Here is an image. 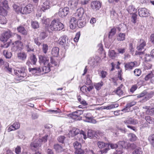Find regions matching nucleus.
Returning <instances> with one entry per match:
<instances>
[{
    "label": "nucleus",
    "mask_w": 154,
    "mask_h": 154,
    "mask_svg": "<svg viewBox=\"0 0 154 154\" xmlns=\"http://www.w3.org/2000/svg\"><path fill=\"white\" fill-rule=\"evenodd\" d=\"M152 65L148 63H146L143 65V68L145 70H148L151 68Z\"/></svg>",
    "instance_id": "0e129e2a"
},
{
    "label": "nucleus",
    "mask_w": 154,
    "mask_h": 154,
    "mask_svg": "<svg viewBox=\"0 0 154 154\" xmlns=\"http://www.w3.org/2000/svg\"><path fill=\"white\" fill-rule=\"evenodd\" d=\"M128 137L129 140L131 141H134L137 138L136 135L130 133L128 134Z\"/></svg>",
    "instance_id": "a19ab883"
},
{
    "label": "nucleus",
    "mask_w": 154,
    "mask_h": 154,
    "mask_svg": "<svg viewBox=\"0 0 154 154\" xmlns=\"http://www.w3.org/2000/svg\"><path fill=\"white\" fill-rule=\"evenodd\" d=\"M146 45V42L143 39H140L139 42V44L137 46V51L136 52V55H141L143 54V51H142L144 49V47Z\"/></svg>",
    "instance_id": "20e7f679"
},
{
    "label": "nucleus",
    "mask_w": 154,
    "mask_h": 154,
    "mask_svg": "<svg viewBox=\"0 0 154 154\" xmlns=\"http://www.w3.org/2000/svg\"><path fill=\"white\" fill-rule=\"evenodd\" d=\"M26 50L28 52H30L34 51V48L30 43H28L26 46Z\"/></svg>",
    "instance_id": "49530a36"
},
{
    "label": "nucleus",
    "mask_w": 154,
    "mask_h": 154,
    "mask_svg": "<svg viewBox=\"0 0 154 154\" xmlns=\"http://www.w3.org/2000/svg\"><path fill=\"white\" fill-rule=\"evenodd\" d=\"M101 3L98 1L92 2L91 5V7L93 9L98 10L100 8Z\"/></svg>",
    "instance_id": "dca6fc26"
},
{
    "label": "nucleus",
    "mask_w": 154,
    "mask_h": 154,
    "mask_svg": "<svg viewBox=\"0 0 154 154\" xmlns=\"http://www.w3.org/2000/svg\"><path fill=\"white\" fill-rule=\"evenodd\" d=\"M13 8L16 12H17L18 13H21V9H22V8H20L16 4H13Z\"/></svg>",
    "instance_id": "de8ad7c7"
},
{
    "label": "nucleus",
    "mask_w": 154,
    "mask_h": 154,
    "mask_svg": "<svg viewBox=\"0 0 154 154\" xmlns=\"http://www.w3.org/2000/svg\"><path fill=\"white\" fill-rule=\"evenodd\" d=\"M127 11L130 14L137 13V9L132 5L129 6L128 8Z\"/></svg>",
    "instance_id": "c756f323"
},
{
    "label": "nucleus",
    "mask_w": 154,
    "mask_h": 154,
    "mask_svg": "<svg viewBox=\"0 0 154 154\" xmlns=\"http://www.w3.org/2000/svg\"><path fill=\"white\" fill-rule=\"evenodd\" d=\"M11 36V32L10 31H8L2 34L0 38V40L2 42H6Z\"/></svg>",
    "instance_id": "f8f14e48"
},
{
    "label": "nucleus",
    "mask_w": 154,
    "mask_h": 154,
    "mask_svg": "<svg viewBox=\"0 0 154 154\" xmlns=\"http://www.w3.org/2000/svg\"><path fill=\"white\" fill-rule=\"evenodd\" d=\"M51 20L49 18H47L45 17H43L42 19V22L43 24L46 25V27H49Z\"/></svg>",
    "instance_id": "cd10ccee"
},
{
    "label": "nucleus",
    "mask_w": 154,
    "mask_h": 154,
    "mask_svg": "<svg viewBox=\"0 0 154 154\" xmlns=\"http://www.w3.org/2000/svg\"><path fill=\"white\" fill-rule=\"evenodd\" d=\"M145 119L149 124L154 123V119L149 116H146Z\"/></svg>",
    "instance_id": "8fccbe9b"
},
{
    "label": "nucleus",
    "mask_w": 154,
    "mask_h": 154,
    "mask_svg": "<svg viewBox=\"0 0 154 154\" xmlns=\"http://www.w3.org/2000/svg\"><path fill=\"white\" fill-rule=\"evenodd\" d=\"M48 36L47 34L45 32H42L40 33L39 37L41 39H44Z\"/></svg>",
    "instance_id": "052dcab7"
},
{
    "label": "nucleus",
    "mask_w": 154,
    "mask_h": 154,
    "mask_svg": "<svg viewBox=\"0 0 154 154\" xmlns=\"http://www.w3.org/2000/svg\"><path fill=\"white\" fill-rule=\"evenodd\" d=\"M80 130L79 129L76 128H73L70 131V133L72 136H74L79 134Z\"/></svg>",
    "instance_id": "37998d69"
},
{
    "label": "nucleus",
    "mask_w": 154,
    "mask_h": 154,
    "mask_svg": "<svg viewBox=\"0 0 154 154\" xmlns=\"http://www.w3.org/2000/svg\"><path fill=\"white\" fill-rule=\"evenodd\" d=\"M141 73V71L140 69H135L134 71V75L137 76H140Z\"/></svg>",
    "instance_id": "338daca9"
},
{
    "label": "nucleus",
    "mask_w": 154,
    "mask_h": 154,
    "mask_svg": "<svg viewBox=\"0 0 154 154\" xmlns=\"http://www.w3.org/2000/svg\"><path fill=\"white\" fill-rule=\"evenodd\" d=\"M0 8L7 9L8 8V2L6 0L1 1L0 2Z\"/></svg>",
    "instance_id": "c9c22d12"
},
{
    "label": "nucleus",
    "mask_w": 154,
    "mask_h": 154,
    "mask_svg": "<svg viewBox=\"0 0 154 154\" xmlns=\"http://www.w3.org/2000/svg\"><path fill=\"white\" fill-rule=\"evenodd\" d=\"M79 2V0H70L68 2V5L71 8H76Z\"/></svg>",
    "instance_id": "b1692460"
},
{
    "label": "nucleus",
    "mask_w": 154,
    "mask_h": 154,
    "mask_svg": "<svg viewBox=\"0 0 154 154\" xmlns=\"http://www.w3.org/2000/svg\"><path fill=\"white\" fill-rule=\"evenodd\" d=\"M30 59L32 64H35L37 62V59L35 55H33L32 56H31Z\"/></svg>",
    "instance_id": "680f3d73"
},
{
    "label": "nucleus",
    "mask_w": 154,
    "mask_h": 154,
    "mask_svg": "<svg viewBox=\"0 0 154 154\" xmlns=\"http://www.w3.org/2000/svg\"><path fill=\"white\" fill-rule=\"evenodd\" d=\"M84 13V9L82 8H78L75 13V16L78 20H81Z\"/></svg>",
    "instance_id": "4468645a"
},
{
    "label": "nucleus",
    "mask_w": 154,
    "mask_h": 154,
    "mask_svg": "<svg viewBox=\"0 0 154 154\" xmlns=\"http://www.w3.org/2000/svg\"><path fill=\"white\" fill-rule=\"evenodd\" d=\"M85 119V121L89 122H93L94 120L92 119V116L91 113H87L84 114Z\"/></svg>",
    "instance_id": "a878e982"
},
{
    "label": "nucleus",
    "mask_w": 154,
    "mask_h": 154,
    "mask_svg": "<svg viewBox=\"0 0 154 154\" xmlns=\"http://www.w3.org/2000/svg\"><path fill=\"white\" fill-rule=\"evenodd\" d=\"M122 86V85H121L120 86L117 88L116 90L114 91V92L119 96L122 95L124 92L121 89Z\"/></svg>",
    "instance_id": "c85d7f7f"
},
{
    "label": "nucleus",
    "mask_w": 154,
    "mask_h": 154,
    "mask_svg": "<svg viewBox=\"0 0 154 154\" xmlns=\"http://www.w3.org/2000/svg\"><path fill=\"white\" fill-rule=\"evenodd\" d=\"M85 24L86 21L85 20H82L78 23L77 26L79 28H82L85 26Z\"/></svg>",
    "instance_id": "69168bd1"
},
{
    "label": "nucleus",
    "mask_w": 154,
    "mask_h": 154,
    "mask_svg": "<svg viewBox=\"0 0 154 154\" xmlns=\"http://www.w3.org/2000/svg\"><path fill=\"white\" fill-rule=\"evenodd\" d=\"M98 146L100 148H103L109 146L108 144L101 141L98 142Z\"/></svg>",
    "instance_id": "a18cd8bd"
},
{
    "label": "nucleus",
    "mask_w": 154,
    "mask_h": 154,
    "mask_svg": "<svg viewBox=\"0 0 154 154\" xmlns=\"http://www.w3.org/2000/svg\"><path fill=\"white\" fill-rule=\"evenodd\" d=\"M31 25L33 29H37L39 27L38 22L36 21H32L31 22Z\"/></svg>",
    "instance_id": "09e8293b"
},
{
    "label": "nucleus",
    "mask_w": 154,
    "mask_h": 154,
    "mask_svg": "<svg viewBox=\"0 0 154 154\" xmlns=\"http://www.w3.org/2000/svg\"><path fill=\"white\" fill-rule=\"evenodd\" d=\"M25 70L24 67H22L17 70H14V74L16 75L15 79L18 81L23 80L26 75Z\"/></svg>",
    "instance_id": "f257e3e1"
},
{
    "label": "nucleus",
    "mask_w": 154,
    "mask_h": 154,
    "mask_svg": "<svg viewBox=\"0 0 154 154\" xmlns=\"http://www.w3.org/2000/svg\"><path fill=\"white\" fill-rule=\"evenodd\" d=\"M137 66V62H130L127 63L125 66V69L126 70H131L133 68Z\"/></svg>",
    "instance_id": "ddd939ff"
},
{
    "label": "nucleus",
    "mask_w": 154,
    "mask_h": 154,
    "mask_svg": "<svg viewBox=\"0 0 154 154\" xmlns=\"http://www.w3.org/2000/svg\"><path fill=\"white\" fill-rule=\"evenodd\" d=\"M26 54L24 52H20L17 54L18 58L23 60H25L26 59Z\"/></svg>",
    "instance_id": "473e14b6"
},
{
    "label": "nucleus",
    "mask_w": 154,
    "mask_h": 154,
    "mask_svg": "<svg viewBox=\"0 0 154 154\" xmlns=\"http://www.w3.org/2000/svg\"><path fill=\"white\" fill-rule=\"evenodd\" d=\"M29 71L32 73H40L42 72L40 68L39 67H36L35 68H29Z\"/></svg>",
    "instance_id": "bb28decb"
},
{
    "label": "nucleus",
    "mask_w": 154,
    "mask_h": 154,
    "mask_svg": "<svg viewBox=\"0 0 154 154\" xmlns=\"http://www.w3.org/2000/svg\"><path fill=\"white\" fill-rule=\"evenodd\" d=\"M6 9L4 8H0V15L5 17L7 14Z\"/></svg>",
    "instance_id": "bf43d9fd"
},
{
    "label": "nucleus",
    "mask_w": 154,
    "mask_h": 154,
    "mask_svg": "<svg viewBox=\"0 0 154 154\" xmlns=\"http://www.w3.org/2000/svg\"><path fill=\"white\" fill-rule=\"evenodd\" d=\"M75 149V153L77 154H82L84 153V150L81 148V144L78 141H75L73 143Z\"/></svg>",
    "instance_id": "0eeeda50"
},
{
    "label": "nucleus",
    "mask_w": 154,
    "mask_h": 154,
    "mask_svg": "<svg viewBox=\"0 0 154 154\" xmlns=\"http://www.w3.org/2000/svg\"><path fill=\"white\" fill-rule=\"evenodd\" d=\"M148 140L152 146L154 147V134H151L149 136Z\"/></svg>",
    "instance_id": "ea45409f"
},
{
    "label": "nucleus",
    "mask_w": 154,
    "mask_h": 154,
    "mask_svg": "<svg viewBox=\"0 0 154 154\" xmlns=\"http://www.w3.org/2000/svg\"><path fill=\"white\" fill-rule=\"evenodd\" d=\"M33 6L31 4H29L23 8H22L21 13L23 14H29L33 11Z\"/></svg>",
    "instance_id": "6e6552de"
},
{
    "label": "nucleus",
    "mask_w": 154,
    "mask_h": 154,
    "mask_svg": "<svg viewBox=\"0 0 154 154\" xmlns=\"http://www.w3.org/2000/svg\"><path fill=\"white\" fill-rule=\"evenodd\" d=\"M54 148L56 151L58 152H61L64 150L63 148L59 144H56L54 146Z\"/></svg>",
    "instance_id": "2f4dec72"
},
{
    "label": "nucleus",
    "mask_w": 154,
    "mask_h": 154,
    "mask_svg": "<svg viewBox=\"0 0 154 154\" xmlns=\"http://www.w3.org/2000/svg\"><path fill=\"white\" fill-rule=\"evenodd\" d=\"M142 149L139 147L135 149L132 152V154H142Z\"/></svg>",
    "instance_id": "3c124183"
},
{
    "label": "nucleus",
    "mask_w": 154,
    "mask_h": 154,
    "mask_svg": "<svg viewBox=\"0 0 154 154\" xmlns=\"http://www.w3.org/2000/svg\"><path fill=\"white\" fill-rule=\"evenodd\" d=\"M77 20V18L74 17L71 19L69 22V27L71 29H74L78 25Z\"/></svg>",
    "instance_id": "2eb2a0df"
},
{
    "label": "nucleus",
    "mask_w": 154,
    "mask_h": 154,
    "mask_svg": "<svg viewBox=\"0 0 154 154\" xmlns=\"http://www.w3.org/2000/svg\"><path fill=\"white\" fill-rule=\"evenodd\" d=\"M124 122L126 125L132 124L135 125L138 123L137 120L134 119L131 117L127 118L124 121Z\"/></svg>",
    "instance_id": "a211bd4d"
},
{
    "label": "nucleus",
    "mask_w": 154,
    "mask_h": 154,
    "mask_svg": "<svg viewBox=\"0 0 154 154\" xmlns=\"http://www.w3.org/2000/svg\"><path fill=\"white\" fill-rule=\"evenodd\" d=\"M139 16L140 17H146L149 16V11L145 8H141L138 10Z\"/></svg>",
    "instance_id": "9d476101"
},
{
    "label": "nucleus",
    "mask_w": 154,
    "mask_h": 154,
    "mask_svg": "<svg viewBox=\"0 0 154 154\" xmlns=\"http://www.w3.org/2000/svg\"><path fill=\"white\" fill-rule=\"evenodd\" d=\"M136 104V102L135 101H132L131 103H128L125 106V107L122 110V111L124 112H128L130 110L129 108L134 105Z\"/></svg>",
    "instance_id": "5701e85b"
},
{
    "label": "nucleus",
    "mask_w": 154,
    "mask_h": 154,
    "mask_svg": "<svg viewBox=\"0 0 154 154\" xmlns=\"http://www.w3.org/2000/svg\"><path fill=\"white\" fill-rule=\"evenodd\" d=\"M6 23L7 20L5 17L0 15V23L4 24H6Z\"/></svg>",
    "instance_id": "5fc2aeb1"
},
{
    "label": "nucleus",
    "mask_w": 154,
    "mask_h": 154,
    "mask_svg": "<svg viewBox=\"0 0 154 154\" xmlns=\"http://www.w3.org/2000/svg\"><path fill=\"white\" fill-rule=\"evenodd\" d=\"M12 45L13 47L15 48V50H20L21 49L22 44L20 41H17L13 43Z\"/></svg>",
    "instance_id": "393cba45"
},
{
    "label": "nucleus",
    "mask_w": 154,
    "mask_h": 154,
    "mask_svg": "<svg viewBox=\"0 0 154 154\" xmlns=\"http://www.w3.org/2000/svg\"><path fill=\"white\" fill-rule=\"evenodd\" d=\"M3 53L4 55L7 58H9L11 57V53L10 52H8L6 50H4Z\"/></svg>",
    "instance_id": "e2e57ef3"
},
{
    "label": "nucleus",
    "mask_w": 154,
    "mask_h": 154,
    "mask_svg": "<svg viewBox=\"0 0 154 154\" xmlns=\"http://www.w3.org/2000/svg\"><path fill=\"white\" fill-rule=\"evenodd\" d=\"M48 47L47 44H43L42 45V50L43 52L46 54L48 50Z\"/></svg>",
    "instance_id": "6e6d98bb"
},
{
    "label": "nucleus",
    "mask_w": 154,
    "mask_h": 154,
    "mask_svg": "<svg viewBox=\"0 0 154 154\" xmlns=\"http://www.w3.org/2000/svg\"><path fill=\"white\" fill-rule=\"evenodd\" d=\"M38 59L39 62L40 64H43L44 65H46L50 63L49 58L45 55H39Z\"/></svg>",
    "instance_id": "1a4fd4ad"
},
{
    "label": "nucleus",
    "mask_w": 154,
    "mask_h": 154,
    "mask_svg": "<svg viewBox=\"0 0 154 154\" xmlns=\"http://www.w3.org/2000/svg\"><path fill=\"white\" fill-rule=\"evenodd\" d=\"M64 25L62 23L55 20L52 21L49 26V28L54 31H60L62 29Z\"/></svg>",
    "instance_id": "f03ea898"
},
{
    "label": "nucleus",
    "mask_w": 154,
    "mask_h": 154,
    "mask_svg": "<svg viewBox=\"0 0 154 154\" xmlns=\"http://www.w3.org/2000/svg\"><path fill=\"white\" fill-rule=\"evenodd\" d=\"M56 4V1L54 0H47L43 3L42 9L44 11L45 10L49 9L51 6L54 5Z\"/></svg>",
    "instance_id": "7ed1b4c3"
},
{
    "label": "nucleus",
    "mask_w": 154,
    "mask_h": 154,
    "mask_svg": "<svg viewBox=\"0 0 154 154\" xmlns=\"http://www.w3.org/2000/svg\"><path fill=\"white\" fill-rule=\"evenodd\" d=\"M50 63L49 65H44L42 68V72L44 73H46L50 71Z\"/></svg>",
    "instance_id": "7c9ffc66"
},
{
    "label": "nucleus",
    "mask_w": 154,
    "mask_h": 154,
    "mask_svg": "<svg viewBox=\"0 0 154 154\" xmlns=\"http://www.w3.org/2000/svg\"><path fill=\"white\" fill-rule=\"evenodd\" d=\"M103 85V82H100L95 84L94 85V87L97 90H99L100 89Z\"/></svg>",
    "instance_id": "864d4df0"
},
{
    "label": "nucleus",
    "mask_w": 154,
    "mask_h": 154,
    "mask_svg": "<svg viewBox=\"0 0 154 154\" xmlns=\"http://www.w3.org/2000/svg\"><path fill=\"white\" fill-rule=\"evenodd\" d=\"M58 43L61 45H67L68 43V38L67 36L64 35L61 37L58 41Z\"/></svg>",
    "instance_id": "f3484780"
},
{
    "label": "nucleus",
    "mask_w": 154,
    "mask_h": 154,
    "mask_svg": "<svg viewBox=\"0 0 154 154\" xmlns=\"http://www.w3.org/2000/svg\"><path fill=\"white\" fill-rule=\"evenodd\" d=\"M116 32V28H113L109 32V38H111L112 36L115 34Z\"/></svg>",
    "instance_id": "13d9d810"
},
{
    "label": "nucleus",
    "mask_w": 154,
    "mask_h": 154,
    "mask_svg": "<svg viewBox=\"0 0 154 154\" xmlns=\"http://www.w3.org/2000/svg\"><path fill=\"white\" fill-rule=\"evenodd\" d=\"M145 80L147 81L150 79L151 83L154 84V71H152L151 72L147 75L144 78Z\"/></svg>",
    "instance_id": "6ab92c4d"
},
{
    "label": "nucleus",
    "mask_w": 154,
    "mask_h": 154,
    "mask_svg": "<svg viewBox=\"0 0 154 154\" xmlns=\"http://www.w3.org/2000/svg\"><path fill=\"white\" fill-rule=\"evenodd\" d=\"M42 143H39L37 139L34 140L33 139L32 142L30 144V147L32 150L36 151L39 149Z\"/></svg>",
    "instance_id": "423d86ee"
},
{
    "label": "nucleus",
    "mask_w": 154,
    "mask_h": 154,
    "mask_svg": "<svg viewBox=\"0 0 154 154\" xmlns=\"http://www.w3.org/2000/svg\"><path fill=\"white\" fill-rule=\"evenodd\" d=\"M117 39L118 41H120L125 40V34L124 33H120Z\"/></svg>",
    "instance_id": "603ef678"
},
{
    "label": "nucleus",
    "mask_w": 154,
    "mask_h": 154,
    "mask_svg": "<svg viewBox=\"0 0 154 154\" xmlns=\"http://www.w3.org/2000/svg\"><path fill=\"white\" fill-rule=\"evenodd\" d=\"M48 137V135L45 134L44 136L39 139H37V140L40 143H45L47 141Z\"/></svg>",
    "instance_id": "79ce46f5"
},
{
    "label": "nucleus",
    "mask_w": 154,
    "mask_h": 154,
    "mask_svg": "<svg viewBox=\"0 0 154 154\" xmlns=\"http://www.w3.org/2000/svg\"><path fill=\"white\" fill-rule=\"evenodd\" d=\"M99 60L100 58L96 56L95 58H92L90 59L89 63L92 66L94 67L97 65Z\"/></svg>",
    "instance_id": "aec40b11"
},
{
    "label": "nucleus",
    "mask_w": 154,
    "mask_h": 154,
    "mask_svg": "<svg viewBox=\"0 0 154 154\" xmlns=\"http://www.w3.org/2000/svg\"><path fill=\"white\" fill-rule=\"evenodd\" d=\"M20 127V125L19 122H15L12 125L10 126L8 129V131L10 132L18 129Z\"/></svg>",
    "instance_id": "412c9836"
},
{
    "label": "nucleus",
    "mask_w": 154,
    "mask_h": 154,
    "mask_svg": "<svg viewBox=\"0 0 154 154\" xmlns=\"http://www.w3.org/2000/svg\"><path fill=\"white\" fill-rule=\"evenodd\" d=\"M83 111L81 110H78L69 114L70 116L72 119L76 120H80L82 119V117L80 115L83 114Z\"/></svg>",
    "instance_id": "39448f33"
},
{
    "label": "nucleus",
    "mask_w": 154,
    "mask_h": 154,
    "mask_svg": "<svg viewBox=\"0 0 154 154\" xmlns=\"http://www.w3.org/2000/svg\"><path fill=\"white\" fill-rule=\"evenodd\" d=\"M17 31L23 35H26L27 34V31L22 26H20L17 28Z\"/></svg>",
    "instance_id": "f704fd0d"
},
{
    "label": "nucleus",
    "mask_w": 154,
    "mask_h": 154,
    "mask_svg": "<svg viewBox=\"0 0 154 154\" xmlns=\"http://www.w3.org/2000/svg\"><path fill=\"white\" fill-rule=\"evenodd\" d=\"M77 99L80 103L83 105L84 106H86L87 105V103L86 101L83 99H82L81 97L80 96H78L77 97Z\"/></svg>",
    "instance_id": "4d7b16f0"
},
{
    "label": "nucleus",
    "mask_w": 154,
    "mask_h": 154,
    "mask_svg": "<svg viewBox=\"0 0 154 154\" xmlns=\"http://www.w3.org/2000/svg\"><path fill=\"white\" fill-rule=\"evenodd\" d=\"M59 52V48L57 47H55L53 48L52 49L51 51V54L53 56L57 57L58 55Z\"/></svg>",
    "instance_id": "72a5a7b5"
},
{
    "label": "nucleus",
    "mask_w": 154,
    "mask_h": 154,
    "mask_svg": "<svg viewBox=\"0 0 154 154\" xmlns=\"http://www.w3.org/2000/svg\"><path fill=\"white\" fill-rule=\"evenodd\" d=\"M119 105L117 104H113L107 106H103V109L109 110L115 107H117Z\"/></svg>",
    "instance_id": "e433bc0d"
},
{
    "label": "nucleus",
    "mask_w": 154,
    "mask_h": 154,
    "mask_svg": "<svg viewBox=\"0 0 154 154\" xmlns=\"http://www.w3.org/2000/svg\"><path fill=\"white\" fill-rule=\"evenodd\" d=\"M88 137L92 139L94 137H96L95 135V132L91 130H89L88 132Z\"/></svg>",
    "instance_id": "c03bdc74"
},
{
    "label": "nucleus",
    "mask_w": 154,
    "mask_h": 154,
    "mask_svg": "<svg viewBox=\"0 0 154 154\" xmlns=\"http://www.w3.org/2000/svg\"><path fill=\"white\" fill-rule=\"evenodd\" d=\"M69 12V8L68 7H65L63 9L60 8L58 14L59 16L61 17H63L66 16Z\"/></svg>",
    "instance_id": "9b49d317"
},
{
    "label": "nucleus",
    "mask_w": 154,
    "mask_h": 154,
    "mask_svg": "<svg viewBox=\"0 0 154 154\" xmlns=\"http://www.w3.org/2000/svg\"><path fill=\"white\" fill-rule=\"evenodd\" d=\"M118 53H116L114 50H109V56L112 59H114L118 56Z\"/></svg>",
    "instance_id": "4c0bfd02"
},
{
    "label": "nucleus",
    "mask_w": 154,
    "mask_h": 154,
    "mask_svg": "<svg viewBox=\"0 0 154 154\" xmlns=\"http://www.w3.org/2000/svg\"><path fill=\"white\" fill-rule=\"evenodd\" d=\"M4 65L5 70L9 73H11L12 72V69L11 68L9 67V63L8 62H5L4 63Z\"/></svg>",
    "instance_id": "58836bf2"
},
{
    "label": "nucleus",
    "mask_w": 154,
    "mask_h": 154,
    "mask_svg": "<svg viewBox=\"0 0 154 154\" xmlns=\"http://www.w3.org/2000/svg\"><path fill=\"white\" fill-rule=\"evenodd\" d=\"M118 144L119 147L122 149L123 148L128 147L130 146V144L125 141H120L118 143Z\"/></svg>",
    "instance_id": "4be33fe9"
},
{
    "label": "nucleus",
    "mask_w": 154,
    "mask_h": 154,
    "mask_svg": "<svg viewBox=\"0 0 154 154\" xmlns=\"http://www.w3.org/2000/svg\"><path fill=\"white\" fill-rule=\"evenodd\" d=\"M123 152V149L122 148L118 147L115 152L114 153V154H122Z\"/></svg>",
    "instance_id": "774afa93"
}]
</instances>
